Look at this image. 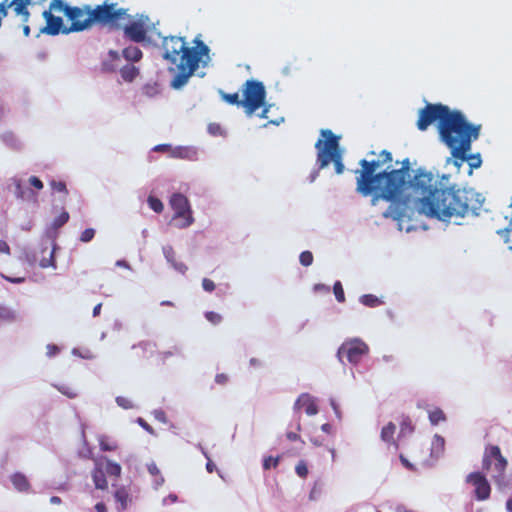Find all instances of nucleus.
Segmentation results:
<instances>
[{"mask_svg":"<svg viewBox=\"0 0 512 512\" xmlns=\"http://www.w3.org/2000/svg\"><path fill=\"white\" fill-rule=\"evenodd\" d=\"M371 159L359 161L356 175V191L363 197L371 196V204L380 200L390 203L383 212L384 218L401 221L413 204L417 211L429 218L449 221L453 217H465L474 212L471 204L473 193L456 186L445 187L430 171L418 168L411 178L409 158L401 162V167L391 169L393 156L388 150L376 154L370 151Z\"/></svg>","mask_w":512,"mask_h":512,"instance_id":"obj_1","label":"nucleus"},{"mask_svg":"<svg viewBox=\"0 0 512 512\" xmlns=\"http://www.w3.org/2000/svg\"><path fill=\"white\" fill-rule=\"evenodd\" d=\"M194 44L188 47L184 38L176 36L165 37L162 41L163 58L168 61V70L173 74L170 86L174 89L185 86L200 64L205 67L210 60L209 47L198 38Z\"/></svg>","mask_w":512,"mask_h":512,"instance_id":"obj_2","label":"nucleus"},{"mask_svg":"<svg viewBox=\"0 0 512 512\" xmlns=\"http://www.w3.org/2000/svg\"><path fill=\"white\" fill-rule=\"evenodd\" d=\"M435 121H438L440 139L447 146L455 143L454 136L458 132H462L468 123L460 111H452L448 106L441 103H428L419 111L417 128L425 131Z\"/></svg>","mask_w":512,"mask_h":512,"instance_id":"obj_3","label":"nucleus"},{"mask_svg":"<svg viewBox=\"0 0 512 512\" xmlns=\"http://www.w3.org/2000/svg\"><path fill=\"white\" fill-rule=\"evenodd\" d=\"M480 125L475 126L467 123L462 132L454 136L455 143L447 146L451 150V155L455 159L454 164L458 167L462 162L467 161L471 169L479 168L482 160L479 154L468 155L471 149V142L479 137Z\"/></svg>","mask_w":512,"mask_h":512,"instance_id":"obj_4","label":"nucleus"},{"mask_svg":"<svg viewBox=\"0 0 512 512\" xmlns=\"http://www.w3.org/2000/svg\"><path fill=\"white\" fill-rule=\"evenodd\" d=\"M323 139H319L315 144L317 149V163L320 169H323L333 162L337 174L344 172V164L342 162V153L339 147V137L331 130L324 129L321 131Z\"/></svg>","mask_w":512,"mask_h":512,"instance_id":"obj_5","label":"nucleus"},{"mask_svg":"<svg viewBox=\"0 0 512 512\" xmlns=\"http://www.w3.org/2000/svg\"><path fill=\"white\" fill-rule=\"evenodd\" d=\"M92 10V23L101 26H108L111 29L119 30L122 28L121 20L128 18L127 9L118 7L117 3H107L96 5Z\"/></svg>","mask_w":512,"mask_h":512,"instance_id":"obj_6","label":"nucleus"},{"mask_svg":"<svg viewBox=\"0 0 512 512\" xmlns=\"http://www.w3.org/2000/svg\"><path fill=\"white\" fill-rule=\"evenodd\" d=\"M507 465L508 462L502 455L499 446L488 445L485 447L482 459V468L487 473H490L492 479L496 483L502 482Z\"/></svg>","mask_w":512,"mask_h":512,"instance_id":"obj_7","label":"nucleus"},{"mask_svg":"<svg viewBox=\"0 0 512 512\" xmlns=\"http://www.w3.org/2000/svg\"><path fill=\"white\" fill-rule=\"evenodd\" d=\"M242 107L248 116H251L256 110L261 108L266 99V90L262 82L257 80H247L244 84Z\"/></svg>","mask_w":512,"mask_h":512,"instance_id":"obj_8","label":"nucleus"},{"mask_svg":"<svg viewBox=\"0 0 512 512\" xmlns=\"http://www.w3.org/2000/svg\"><path fill=\"white\" fill-rule=\"evenodd\" d=\"M67 19L71 22L70 26L66 27L63 34L72 32H82L93 26L92 23V10L91 6L86 5L84 8L77 6L71 7L67 10Z\"/></svg>","mask_w":512,"mask_h":512,"instance_id":"obj_9","label":"nucleus"},{"mask_svg":"<svg viewBox=\"0 0 512 512\" xmlns=\"http://www.w3.org/2000/svg\"><path fill=\"white\" fill-rule=\"evenodd\" d=\"M368 353L369 346L363 340L359 338H352L342 343L338 349L337 356L341 361L346 357L349 363L356 365Z\"/></svg>","mask_w":512,"mask_h":512,"instance_id":"obj_10","label":"nucleus"},{"mask_svg":"<svg viewBox=\"0 0 512 512\" xmlns=\"http://www.w3.org/2000/svg\"><path fill=\"white\" fill-rule=\"evenodd\" d=\"M151 27L148 16L141 15L136 20L123 26L124 37L135 43H143L147 40V34Z\"/></svg>","mask_w":512,"mask_h":512,"instance_id":"obj_11","label":"nucleus"},{"mask_svg":"<svg viewBox=\"0 0 512 512\" xmlns=\"http://www.w3.org/2000/svg\"><path fill=\"white\" fill-rule=\"evenodd\" d=\"M32 0H2L0 2V28L2 27L3 19L8 15V10L11 8L16 16L21 18L22 23H28L30 19L29 5Z\"/></svg>","mask_w":512,"mask_h":512,"instance_id":"obj_12","label":"nucleus"},{"mask_svg":"<svg viewBox=\"0 0 512 512\" xmlns=\"http://www.w3.org/2000/svg\"><path fill=\"white\" fill-rule=\"evenodd\" d=\"M171 208L174 210V218H182L184 221L181 227H188L193 222L192 210L189 200L181 193H174L169 201Z\"/></svg>","mask_w":512,"mask_h":512,"instance_id":"obj_13","label":"nucleus"},{"mask_svg":"<svg viewBox=\"0 0 512 512\" xmlns=\"http://www.w3.org/2000/svg\"><path fill=\"white\" fill-rule=\"evenodd\" d=\"M466 482L474 487V496L478 501H484L490 497L491 486L482 473L472 472L468 474Z\"/></svg>","mask_w":512,"mask_h":512,"instance_id":"obj_14","label":"nucleus"},{"mask_svg":"<svg viewBox=\"0 0 512 512\" xmlns=\"http://www.w3.org/2000/svg\"><path fill=\"white\" fill-rule=\"evenodd\" d=\"M43 17L46 21V26L43 28V32L48 35L63 34V31L67 26L63 25V19L59 16H55L51 11H44Z\"/></svg>","mask_w":512,"mask_h":512,"instance_id":"obj_15","label":"nucleus"},{"mask_svg":"<svg viewBox=\"0 0 512 512\" xmlns=\"http://www.w3.org/2000/svg\"><path fill=\"white\" fill-rule=\"evenodd\" d=\"M301 408H304L305 413L309 416H313L318 413V407L316 403L307 393L301 394L294 404V409L299 410Z\"/></svg>","mask_w":512,"mask_h":512,"instance_id":"obj_16","label":"nucleus"},{"mask_svg":"<svg viewBox=\"0 0 512 512\" xmlns=\"http://www.w3.org/2000/svg\"><path fill=\"white\" fill-rule=\"evenodd\" d=\"M171 157L185 160H195L197 158V150L189 146L173 147Z\"/></svg>","mask_w":512,"mask_h":512,"instance_id":"obj_17","label":"nucleus"},{"mask_svg":"<svg viewBox=\"0 0 512 512\" xmlns=\"http://www.w3.org/2000/svg\"><path fill=\"white\" fill-rule=\"evenodd\" d=\"M14 187H15L14 193H15V196L17 199L28 200V199L32 198L34 202L37 201V195L32 191L26 190L23 187L21 180L15 179Z\"/></svg>","mask_w":512,"mask_h":512,"instance_id":"obj_18","label":"nucleus"},{"mask_svg":"<svg viewBox=\"0 0 512 512\" xmlns=\"http://www.w3.org/2000/svg\"><path fill=\"white\" fill-rule=\"evenodd\" d=\"M123 57L130 62H138L142 59L143 53L137 46H128L122 51Z\"/></svg>","mask_w":512,"mask_h":512,"instance_id":"obj_19","label":"nucleus"},{"mask_svg":"<svg viewBox=\"0 0 512 512\" xmlns=\"http://www.w3.org/2000/svg\"><path fill=\"white\" fill-rule=\"evenodd\" d=\"M395 431H396L395 424L392 422H389L381 430V439L385 442L392 443L397 448L398 444L394 441Z\"/></svg>","mask_w":512,"mask_h":512,"instance_id":"obj_20","label":"nucleus"},{"mask_svg":"<svg viewBox=\"0 0 512 512\" xmlns=\"http://www.w3.org/2000/svg\"><path fill=\"white\" fill-rule=\"evenodd\" d=\"M92 478L97 489L105 490L108 487L105 473L100 468H95L92 472Z\"/></svg>","mask_w":512,"mask_h":512,"instance_id":"obj_21","label":"nucleus"},{"mask_svg":"<svg viewBox=\"0 0 512 512\" xmlns=\"http://www.w3.org/2000/svg\"><path fill=\"white\" fill-rule=\"evenodd\" d=\"M109 60L103 62V69L105 71L113 72L117 69L120 61V55L117 51L110 50L108 53Z\"/></svg>","mask_w":512,"mask_h":512,"instance_id":"obj_22","label":"nucleus"},{"mask_svg":"<svg viewBox=\"0 0 512 512\" xmlns=\"http://www.w3.org/2000/svg\"><path fill=\"white\" fill-rule=\"evenodd\" d=\"M11 481L18 491H26L30 487L26 476L21 473L13 474L11 477Z\"/></svg>","mask_w":512,"mask_h":512,"instance_id":"obj_23","label":"nucleus"},{"mask_svg":"<svg viewBox=\"0 0 512 512\" xmlns=\"http://www.w3.org/2000/svg\"><path fill=\"white\" fill-rule=\"evenodd\" d=\"M121 77L126 82H132L139 74V70L133 65H125L120 69Z\"/></svg>","mask_w":512,"mask_h":512,"instance_id":"obj_24","label":"nucleus"},{"mask_svg":"<svg viewBox=\"0 0 512 512\" xmlns=\"http://www.w3.org/2000/svg\"><path fill=\"white\" fill-rule=\"evenodd\" d=\"M115 500L120 503L121 510H125L130 501L129 493L124 487L118 488L114 493Z\"/></svg>","mask_w":512,"mask_h":512,"instance_id":"obj_25","label":"nucleus"},{"mask_svg":"<svg viewBox=\"0 0 512 512\" xmlns=\"http://www.w3.org/2000/svg\"><path fill=\"white\" fill-rule=\"evenodd\" d=\"M71 9V6L67 5L63 0H52L49 5V10L51 13L55 12H63L65 16H67V10Z\"/></svg>","mask_w":512,"mask_h":512,"instance_id":"obj_26","label":"nucleus"},{"mask_svg":"<svg viewBox=\"0 0 512 512\" xmlns=\"http://www.w3.org/2000/svg\"><path fill=\"white\" fill-rule=\"evenodd\" d=\"M414 432V426L412 425V421L409 417H403L400 423V436H406L412 434Z\"/></svg>","mask_w":512,"mask_h":512,"instance_id":"obj_27","label":"nucleus"},{"mask_svg":"<svg viewBox=\"0 0 512 512\" xmlns=\"http://www.w3.org/2000/svg\"><path fill=\"white\" fill-rule=\"evenodd\" d=\"M360 302L367 307H377L381 304L379 298L373 294H365L360 297Z\"/></svg>","mask_w":512,"mask_h":512,"instance_id":"obj_28","label":"nucleus"},{"mask_svg":"<svg viewBox=\"0 0 512 512\" xmlns=\"http://www.w3.org/2000/svg\"><path fill=\"white\" fill-rule=\"evenodd\" d=\"M15 312L4 305H0V321L10 322L15 319Z\"/></svg>","mask_w":512,"mask_h":512,"instance_id":"obj_29","label":"nucleus"},{"mask_svg":"<svg viewBox=\"0 0 512 512\" xmlns=\"http://www.w3.org/2000/svg\"><path fill=\"white\" fill-rule=\"evenodd\" d=\"M99 446H100V449L102 451H114L117 449V444L116 442L110 440L108 437L106 436H102L100 439H99Z\"/></svg>","mask_w":512,"mask_h":512,"instance_id":"obj_30","label":"nucleus"},{"mask_svg":"<svg viewBox=\"0 0 512 512\" xmlns=\"http://www.w3.org/2000/svg\"><path fill=\"white\" fill-rule=\"evenodd\" d=\"M222 99L231 105L242 106L241 99L237 92L235 93H222Z\"/></svg>","mask_w":512,"mask_h":512,"instance_id":"obj_31","label":"nucleus"},{"mask_svg":"<svg viewBox=\"0 0 512 512\" xmlns=\"http://www.w3.org/2000/svg\"><path fill=\"white\" fill-rule=\"evenodd\" d=\"M429 419L433 425H437L441 421H444L446 417L444 412L441 409L437 408L429 413Z\"/></svg>","mask_w":512,"mask_h":512,"instance_id":"obj_32","label":"nucleus"},{"mask_svg":"<svg viewBox=\"0 0 512 512\" xmlns=\"http://www.w3.org/2000/svg\"><path fill=\"white\" fill-rule=\"evenodd\" d=\"M147 202L149 207L156 213H161L164 209L162 201L154 196H149Z\"/></svg>","mask_w":512,"mask_h":512,"instance_id":"obj_33","label":"nucleus"},{"mask_svg":"<svg viewBox=\"0 0 512 512\" xmlns=\"http://www.w3.org/2000/svg\"><path fill=\"white\" fill-rule=\"evenodd\" d=\"M106 472L110 476L119 477L121 474V466L116 462L108 461L106 465Z\"/></svg>","mask_w":512,"mask_h":512,"instance_id":"obj_34","label":"nucleus"},{"mask_svg":"<svg viewBox=\"0 0 512 512\" xmlns=\"http://www.w3.org/2000/svg\"><path fill=\"white\" fill-rule=\"evenodd\" d=\"M333 292L338 302L342 303L345 301L344 289L340 281L334 283Z\"/></svg>","mask_w":512,"mask_h":512,"instance_id":"obj_35","label":"nucleus"},{"mask_svg":"<svg viewBox=\"0 0 512 512\" xmlns=\"http://www.w3.org/2000/svg\"><path fill=\"white\" fill-rule=\"evenodd\" d=\"M280 462V456L272 457L268 456L265 457L263 460V468L264 470H269L271 467L276 468Z\"/></svg>","mask_w":512,"mask_h":512,"instance_id":"obj_36","label":"nucleus"},{"mask_svg":"<svg viewBox=\"0 0 512 512\" xmlns=\"http://www.w3.org/2000/svg\"><path fill=\"white\" fill-rule=\"evenodd\" d=\"M296 474L301 478H306L308 475V468L305 461L300 460L295 467Z\"/></svg>","mask_w":512,"mask_h":512,"instance_id":"obj_37","label":"nucleus"},{"mask_svg":"<svg viewBox=\"0 0 512 512\" xmlns=\"http://www.w3.org/2000/svg\"><path fill=\"white\" fill-rule=\"evenodd\" d=\"M299 261L303 266H310L313 263V254L310 251H303L299 256Z\"/></svg>","mask_w":512,"mask_h":512,"instance_id":"obj_38","label":"nucleus"},{"mask_svg":"<svg viewBox=\"0 0 512 512\" xmlns=\"http://www.w3.org/2000/svg\"><path fill=\"white\" fill-rule=\"evenodd\" d=\"M116 403L118 404V406L122 407L123 409L134 408L133 402L125 396L116 397Z\"/></svg>","mask_w":512,"mask_h":512,"instance_id":"obj_39","label":"nucleus"},{"mask_svg":"<svg viewBox=\"0 0 512 512\" xmlns=\"http://www.w3.org/2000/svg\"><path fill=\"white\" fill-rule=\"evenodd\" d=\"M69 220V213L66 211H63L58 217L54 220V227L59 228L63 226L65 223H67Z\"/></svg>","mask_w":512,"mask_h":512,"instance_id":"obj_40","label":"nucleus"},{"mask_svg":"<svg viewBox=\"0 0 512 512\" xmlns=\"http://www.w3.org/2000/svg\"><path fill=\"white\" fill-rule=\"evenodd\" d=\"M205 318L214 325H217L222 321L221 315L213 311L206 312Z\"/></svg>","mask_w":512,"mask_h":512,"instance_id":"obj_41","label":"nucleus"},{"mask_svg":"<svg viewBox=\"0 0 512 512\" xmlns=\"http://www.w3.org/2000/svg\"><path fill=\"white\" fill-rule=\"evenodd\" d=\"M148 471L151 475L159 476V479H156L157 485H161L164 482V479L160 476V471L155 463L148 465Z\"/></svg>","mask_w":512,"mask_h":512,"instance_id":"obj_42","label":"nucleus"},{"mask_svg":"<svg viewBox=\"0 0 512 512\" xmlns=\"http://www.w3.org/2000/svg\"><path fill=\"white\" fill-rule=\"evenodd\" d=\"M95 236V230L93 228L85 229L80 236V240L84 243L90 242Z\"/></svg>","mask_w":512,"mask_h":512,"instance_id":"obj_43","label":"nucleus"},{"mask_svg":"<svg viewBox=\"0 0 512 512\" xmlns=\"http://www.w3.org/2000/svg\"><path fill=\"white\" fill-rule=\"evenodd\" d=\"M50 186L51 188L54 190V191H57V192H63V193H68L67 191V188H66V184L62 181H51L50 182Z\"/></svg>","mask_w":512,"mask_h":512,"instance_id":"obj_44","label":"nucleus"},{"mask_svg":"<svg viewBox=\"0 0 512 512\" xmlns=\"http://www.w3.org/2000/svg\"><path fill=\"white\" fill-rule=\"evenodd\" d=\"M512 233V221L509 226L503 229H498L497 234L504 238L505 242L509 241L510 235Z\"/></svg>","mask_w":512,"mask_h":512,"instance_id":"obj_45","label":"nucleus"},{"mask_svg":"<svg viewBox=\"0 0 512 512\" xmlns=\"http://www.w3.org/2000/svg\"><path fill=\"white\" fill-rule=\"evenodd\" d=\"M202 287L205 291L212 292L215 290V283L211 279L204 278L202 280Z\"/></svg>","mask_w":512,"mask_h":512,"instance_id":"obj_46","label":"nucleus"},{"mask_svg":"<svg viewBox=\"0 0 512 512\" xmlns=\"http://www.w3.org/2000/svg\"><path fill=\"white\" fill-rule=\"evenodd\" d=\"M29 183L32 187H34L37 190H41L44 187L43 182L36 176H31L29 178Z\"/></svg>","mask_w":512,"mask_h":512,"instance_id":"obj_47","label":"nucleus"},{"mask_svg":"<svg viewBox=\"0 0 512 512\" xmlns=\"http://www.w3.org/2000/svg\"><path fill=\"white\" fill-rule=\"evenodd\" d=\"M163 252H164L166 259L169 262L173 263V259L175 256V252H174L173 248L171 246L164 247Z\"/></svg>","mask_w":512,"mask_h":512,"instance_id":"obj_48","label":"nucleus"},{"mask_svg":"<svg viewBox=\"0 0 512 512\" xmlns=\"http://www.w3.org/2000/svg\"><path fill=\"white\" fill-rule=\"evenodd\" d=\"M173 147L170 144L156 145L153 150L156 152H169L171 154Z\"/></svg>","mask_w":512,"mask_h":512,"instance_id":"obj_49","label":"nucleus"},{"mask_svg":"<svg viewBox=\"0 0 512 512\" xmlns=\"http://www.w3.org/2000/svg\"><path fill=\"white\" fill-rule=\"evenodd\" d=\"M229 380V377L228 375L224 374V373H219L216 375L215 377V381L216 383L220 384V385H224L228 382Z\"/></svg>","mask_w":512,"mask_h":512,"instance_id":"obj_50","label":"nucleus"},{"mask_svg":"<svg viewBox=\"0 0 512 512\" xmlns=\"http://www.w3.org/2000/svg\"><path fill=\"white\" fill-rule=\"evenodd\" d=\"M399 458H400V461H401V463L403 464V466H404L405 468H407L408 470H411V471H414V470H415V468H414L413 464H412V463H410V462L405 458V456H404L403 454H400Z\"/></svg>","mask_w":512,"mask_h":512,"instance_id":"obj_51","label":"nucleus"},{"mask_svg":"<svg viewBox=\"0 0 512 512\" xmlns=\"http://www.w3.org/2000/svg\"><path fill=\"white\" fill-rule=\"evenodd\" d=\"M0 253L10 255V247L4 240H0Z\"/></svg>","mask_w":512,"mask_h":512,"instance_id":"obj_52","label":"nucleus"},{"mask_svg":"<svg viewBox=\"0 0 512 512\" xmlns=\"http://www.w3.org/2000/svg\"><path fill=\"white\" fill-rule=\"evenodd\" d=\"M5 279L11 283H23L25 281V277H5Z\"/></svg>","mask_w":512,"mask_h":512,"instance_id":"obj_53","label":"nucleus"},{"mask_svg":"<svg viewBox=\"0 0 512 512\" xmlns=\"http://www.w3.org/2000/svg\"><path fill=\"white\" fill-rule=\"evenodd\" d=\"M434 443L438 445L442 450L444 449V439L441 436L435 435Z\"/></svg>","mask_w":512,"mask_h":512,"instance_id":"obj_54","label":"nucleus"},{"mask_svg":"<svg viewBox=\"0 0 512 512\" xmlns=\"http://www.w3.org/2000/svg\"><path fill=\"white\" fill-rule=\"evenodd\" d=\"M95 510L97 512H107V507L103 502H98L95 505Z\"/></svg>","mask_w":512,"mask_h":512,"instance_id":"obj_55","label":"nucleus"},{"mask_svg":"<svg viewBox=\"0 0 512 512\" xmlns=\"http://www.w3.org/2000/svg\"><path fill=\"white\" fill-rule=\"evenodd\" d=\"M286 437L290 441H297V440L300 439V436L297 433H295V432H288L286 434Z\"/></svg>","mask_w":512,"mask_h":512,"instance_id":"obj_56","label":"nucleus"},{"mask_svg":"<svg viewBox=\"0 0 512 512\" xmlns=\"http://www.w3.org/2000/svg\"><path fill=\"white\" fill-rule=\"evenodd\" d=\"M51 261H53V253H51V255H50V260L41 261L40 266L43 268H46L51 264Z\"/></svg>","mask_w":512,"mask_h":512,"instance_id":"obj_57","label":"nucleus"},{"mask_svg":"<svg viewBox=\"0 0 512 512\" xmlns=\"http://www.w3.org/2000/svg\"><path fill=\"white\" fill-rule=\"evenodd\" d=\"M102 308V304L99 303L93 308V316L96 317L100 314Z\"/></svg>","mask_w":512,"mask_h":512,"instance_id":"obj_58","label":"nucleus"},{"mask_svg":"<svg viewBox=\"0 0 512 512\" xmlns=\"http://www.w3.org/2000/svg\"><path fill=\"white\" fill-rule=\"evenodd\" d=\"M22 27H23V33L26 37H28L30 35V27L28 25V23H22Z\"/></svg>","mask_w":512,"mask_h":512,"instance_id":"obj_59","label":"nucleus"},{"mask_svg":"<svg viewBox=\"0 0 512 512\" xmlns=\"http://www.w3.org/2000/svg\"><path fill=\"white\" fill-rule=\"evenodd\" d=\"M206 469L209 473H212L215 469V464L209 460L206 464Z\"/></svg>","mask_w":512,"mask_h":512,"instance_id":"obj_60","label":"nucleus"},{"mask_svg":"<svg viewBox=\"0 0 512 512\" xmlns=\"http://www.w3.org/2000/svg\"><path fill=\"white\" fill-rule=\"evenodd\" d=\"M116 265L119 267L130 268L129 264L125 260H118Z\"/></svg>","mask_w":512,"mask_h":512,"instance_id":"obj_61","label":"nucleus"},{"mask_svg":"<svg viewBox=\"0 0 512 512\" xmlns=\"http://www.w3.org/2000/svg\"><path fill=\"white\" fill-rule=\"evenodd\" d=\"M139 423H140V425H141L144 429H146L147 431H151V430H152V428L150 427V425H149V424H147L144 420L139 419Z\"/></svg>","mask_w":512,"mask_h":512,"instance_id":"obj_62","label":"nucleus"},{"mask_svg":"<svg viewBox=\"0 0 512 512\" xmlns=\"http://www.w3.org/2000/svg\"><path fill=\"white\" fill-rule=\"evenodd\" d=\"M506 508H507L508 512H512V498L507 500Z\"/></svg>","mask_w":512,"mask_h":512,"instance_id":"obj_63","label":"nucleus"},{"mask_svg":"<svg viewBox=\"0 0 512 512\" xmlns=\"http://www.w3.org/2000/svg\"><path fill=\"white\" fill-rule=\"evenodd\" d=\"M397 512H414V511L409 510V509L405 508L404 506H399V507H397Z\"/></svg>","mask_w":512,"mask_h":512,"instance_id":"obj_64","label":"nucleus"}]
</instances>
